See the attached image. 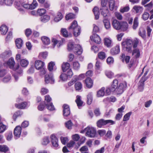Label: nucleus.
<instances>
[{"label": "nucleus", "instance_id": "4d7b16f0", "mask_svg": "<svg viewBox=\"0 0 153 153\" xmlns=\"http://www.w3.org/2000/svg\"><path fill=\"white\" fill-rule=\"evenodd\" d=\"M131 114V112H130L126 114L123 117V121H126L128 120Z\"/></svg>", "mask_w": 153, "mask_h": 153}, {"label": "nucleus", "instance_id": "2f4dec72", "mask_svg": "<svg viewBox=\"0 0 153 153\" xmlns=\"http://www.w3.org/2000/svg\"><path fill=\"white\" fill-rule=\"evenodd\" d=\"M16 47L18 48H20L23 45V41L21 39H17L15 41Z\"/></svg>", "mask_w": 153, "mask_h": 153}, {"label": "nucleus", "instance_id": "de8ad7c7", "mask_svg": "<svg viewBox=\"0 0 153 153\" xmlns=\"http://www.w3.org/2000/svg\"><path fill=\"white\" fill-rule=\"evenodd\" d=\"M47 115H41L40 116L39 119L41 120H42L45 122H47L49 120V119Z\"/></svg>", "mask_w": 153, "mask_h": 153}, {"label": "nucleus", "instance_id": "c9c22d12", "mask_svg": "<svg viewBox=\"0 0 153 153\" xmlns=\"http://www.w3.org/2000/svg\"><path fill=\"white\" fill-rule=\"evenodd\" d=\"M105 88L104 87L102 88L98 91L97 94V96L98 97H103L105 94L104 91Z\"/></svg>", "mask_w": 153, "mask_h": 153}, {"label": "nucleus", "instance_id": "680f3d73", "mask_svg": "<svg viewBox=\"0 0 153 153\" xmlns=\"http://www.w3.org/2000/svg\"><path fill=\"white\" fill-rule=\"evenodd\" d=\"M10 54V53L9 51H6L2 53L1 55V56L2 58H5L9 57Z\"/></svg>", "mask_w": 153, "mask_h": 153}, {"label": "nucleus", "instance_id": "f3484780", "mask_svg": "<svg viewBox=\"0 0 153 153\" xmlns=\"http://www.w3.org/2000/svg\"><path fill=\"white\" fill-rule=\"evenodd\" d=\"M108 0H107V1ZM109 7L110 10L113 11L114 10H116L117 7L115 6V1L114 0H108Z\"/></svg>", "mask_w": 153, "mask_h": 153}, {"label": "nucleus", "instance_id": "39448f33", "mask_svg": "<svg viewBox=\"0 0 153 153\" xmlns=\"http://www.w3.org/2000/svg\"><path fill=\"white\" fill-rule=\"evenodd\" d=\"M86 132L85 135L86 136L90 137H94L96 134V130L92 127H87L83 130L81 131V133Z\"/></svg>", "mask_w": 153, "mask_h": 153}, {"label": "nucleus", "instance_id": "ddd939ff", "mask_svg": "<svg viewBox=\"0 0 153 153\" xmlns=\"http://www.w3.org/2000/svg\"><path fill=\"white\" fill-rule=\"evenodd\" d=\"M63 113L64 116H67L70 114V111L69 105L66 104H64L63 106Z\"/></svg>", "mask_w": 153, "mask_h": 153}, {"label": "nucleus", "instance_id": "f704fd0d", "mask_svg": "<svg viewBox=\"0 0 153 153\" xmlns=\"http://www.w3.org/2000/svg\"><path fill=\"white\" fill-rule=\"evenodd\" d=\"M95 16V18L96 19H98L99 18V13L98 8L97 7H94L93 10Z\"/></svg>", "mask_w": 153, "mask_h": 153}, {"label": "nucleus", "instance_id": "7ed1b4c3", "mask_svg": "<svg viewBox=\"0 0 153 153\" xmlns=\"http://www.w3.org/2000/svg\"><path fill=\"white\" fill-rule=\"evenodd\" d=\"M68 51L74 50L75 53L78 55H81L83 50L81 46L79 45H74V43L72 42H69L68 44Z\"/></svg>", "mask_w": 153, "mask_h": 153}, {"label": "nucleus", "instance_id": "1a4fd4ad", "mask_svg": "<svg viewBox=\"0 0 153 153\" xmlns=\"http://www.w3.org/2000/svg\"><path fill=\"white\" fill-rule=\"evenodd\" d=\"M22 131V128L20 126H17L14 129V134L15 139H17L20 137Z\"/></svg>", "mask_w": 153, "mask_h": 153}, {"label": "nucleus", "instance_id": "b1692460", "mask_svg": "<svg viewBox=\"0 0 153 153\" xmlns=\"http://www.w3.org/2000/svg\"><path fill=\"white\" fill-rule=\"evenodd\" d=\"M70 65L68 62L63 63L62 65V69L64 72H65L67 70L70 69Z\"/></svg>", "mask_w": 153, "mask_h": 153}, {"label": "nucleus", "instance_id": "e433bc0d", "mask_svg": "<svg viewBox=\"0 0 153 153\" xmlns=\"http://www.w3.org/2000/svg\"><path fill=\"white\" fill-rule=\"evenodd\" d=\"M50 16L47 15H45L42 16L40 18V21L44 23L48 22L50 19Z\"/></svg>", "mask_w": 153, "mask_h": 153}, {"label": "nucleus", "instance_id": "052dcab7", "mask_svg": "<svg viewBox=\"0 0 153 153\" xmlns=\"http://www.w3.org/2000/svg\"><path fill=\"white\" fill-rule=\"evenodd\" d=\"M6 126L2 123H0V133L4 132L6 129Z\"/></svg>", "mask_w": 153, "mask_h": 153}, {"label": "nucleus", "instance_id": "09e8293b", "mask_svg": "<svg viewBox=\"0 0 153 153\" xmlns=\"http://www.w3.org/2000/svg\"><path fill=\"white\" fill-rule=\"evenodd\" d=\"M60 80L62 81H65L67 80L68 77L65 73H62L59 76Z\"/></svg>", "mask_w": 153, "mask_h": 153}, {"label": "nucleus", "instance_id": "9b49d317", "mask_svg": "<svg viewBox=\"0 0 153 153\" xmlns=\"http://www.w3.org/2000/svg\"><path fill=\"white\" fill-rule=\"evenodd\" d=\"M147 80V78L145 77H142L139 83L138 89L140 91H142L144 89V82Z\"/></svg>", "mask_w": 153, "mask_h": 153}, {"label": "nucleus", "instance_id": "e2e57ef3", "mask_svg": "<svg viewBox=\"0 0 153 153\" xmlns=\"http://www.w3.org/2000/svg\"><path fill=\"white\" fill-rule=\"evenodd\" d=\"M50 142L48 137H45L42 140V144L43 145H46L48 144Z\"/></svg>", "mask_w": 153, "mask_h": 153}, {"label": "nucleus", "instance_id": "c85d7f7f", "mask_svg": "<svg viewBox=\"0 0 153 153\" xmlns=\"http://www.w3.org/2000/svg\"><path fill=\"white\" fill-rule=\"evenodd\" d=\"M121 30L123 31H125L127 30L128 28V25L127 23L125 22H121Z\"/></svg>", "mask_w": 153, "mask_h": 153}, {"label": "nucleus", "instance_id": "864d4df0", "mask_svg": "<svg viewBox=\"0 0 153 153\" xmlns=\"http://www.w3.org/2000/svg\"><path fill=\"white\" fill-rule=\"evenodd\" d=\"M61 33L63 36L67 37L68 36V33L65 28H62L61 30Z\"/></svg>", "mask_w": 153, "mask_h": 153}, {"label": "nucleus", "instance_id": "20e7f679", "mask_svg": "<svg viewBox=\"0 0 153 153\" xmlns=\"http://www.w3.org/2000/svg\"><path fill=\"white\" fill-rule=\"evenodd\" d=\"M69 30H72L73 32L74 36L77 37L80 33V27L78 26L77 21H74L71 24V26L69 27Z\"/></svg>", "mask_w": 153, "mask_h": 153}, {"label": "nucleus", "instance_id": "4468645a", "mask_svg": "<svg viewBox=\"0 0 153 153\" xmlns=\"http://www.w3.org/2000/svg\"><path fill=\"white\" fill-rule=\"evenodd\" d=\"M90 39L91 41L97 44H100L101 42V39L100 36L96 34L93 33L90 37Z\"/></svg>", "mask_w": 153, "mask_h": 153}, {"label": "nucleus", "instance_id": "13d9d810", "mask_svg": "<svg viewBox=\"0 0 153 153\" xmlns=\"http://www.w3.org/2000/svg\"><path fill=\"white\" fill-rule=\"evenodd\" d=\"M113 84L111 85V87L109 88H106L105 90V94L107 95H109L110 94L111 92H114V91H112V89L113 88Z\"/></svg>", "mask_w": 153, "mask_h": 153}, {"label": "nucleus", "instance_id": "473e14b6", "mask_svg": "<svg viewBox=\"0 0 153 153\" xmlns=\"http://www.w3.org/2000/svg\"><path fill=\"white\" fill-rule=\"evenodd\" d=\"M73 66L74 70L77 71L80 68V65L78 61H75L73 63Z\"/></svg>", "mask_w": 153, "mask_h": 153}, {"label": "nucleus", "instance_id": "a878e982", "mask_svg": "<svg viewBox=\"0 0 153 153\" xmlns=\"http://www.w3.org/2000/svg\"><path fill=\"white\" fill-rule=\"evenodd\" d=\"M8 28L6 26L2 25L0 27V31L1 34L5 35L8 31Z\"/></svg>", "mask_w": 153, "mask_h": 153}, {"label": "nucleus", "instance_id": "bb28decb", "mask_svg": "<svg viewBox=\"0 0 153 153\" xmlns=\"http://www.w3.org/2000/svg\"><path fill=\"white\" fill-rule=\"evenodd\" d=\"M41 40L43 43L45 45H48L50 43V40L49 38L46 36L42 37Z\"/></svg>", "mask_w": 153, "mask_h": 153}, {"label": "nucleus", "instance_id": "393cba45", "mask_svg": "<svg viewBox=\"0 0 153 153\" xmlns=\"http://www.w3.org/2000/svg\"><path fill=\"white\" fill-rule=\"evenodd\" d=\"M76 98V99L75 100V102L77 104V106L79 108V107L82 106L83 102L82 101L81 99V97L80 96H77Z\"/></svg>", "mask_w": 153, "mask_h": 153}, {"label": "nucleus", "instance_id": "6e6552de", "mask_svg": "<svg viewBox=\"0 0 153 153\" xmlns=\"http://www.w3.org/2000/svg\"><path fill=\"white\" fill-rule=\"evenodd\" d=\"M133 42L131 40H127L126 42L122 43V45H125L126 51L128 53L131 52V47Z\"/></svg>", "mask_w": 153, "mask_h": 153}, {"label": "nucleus", "instance_id": "a18cd8bd", "mask_svg": "<svg viewBox=\"0 0 153 153\" xmlns=\"http://www.w3.org/2000/svg\"><path fill=\"white\" fill-rule=\"evenodd\" d=\"M139 34L142 38H144L146 37V31L142 28L140 29L139 30Z\"/></svg>", "mask_w": 153, "mask_h": 153}, {"label": "nucleus", "instance_id": "2eb2a0df", "mask_svg": "<svg viewBox=\"0 0 153 153\" xmlns=\"http://www.w3.org/2000/svg\"><path fill=\"white\" fill-rule=\"evenodd\" d=\"M51 142L53 146L55 147H57L58 146V139L54 134H52L51 135Z\"/></svg>", "mask_w": 153, "mask_h": 153}, {"label": "nucleus", "instance_id": "37998d69", "mask_svg": "<svg viewBox=\"0 0 153 153\" xmlns=\"http://www.w3.org/2000/svg\"><path fill=\"white\" fill-rule=\"evenodd\" d=\"M22 114V112L20 111H17L14 114L13 116V119L15 121L17 117L21 116Z\"/></svg>", "mask_w": 153, "mask_h": 153}, {"label": "nucleus", "instance_id": "aec40b11", "mask_svg": "<svg viewBox=\"0 0 153 153\" xmlns=\"http://www.w3.org/2000/svg\"><path fill=\"white\" fill-rule=\"evenodd\" d=\"M132 54L134 58L136 59L139 58L140 56L139 50L137 48L134 49L133 51Z\"/></svg>", "mask_w": 153, "mask_h": 153}, {"label": "nucleus", "instance_id": "c03bdc74", "mask_svg": "<svg viewBox=\"0 0 153 153\" xmlns=\"http://www.w3.org/2000/svg\"><path fill=\"white\" fill-rule=\"evenodd\" d=\"M121 56L122 59V60H123V61L124 60H125L126 63H128L129 62L130 58L129 56H125V54L123 53Z\"/></svg>", "mask_w": 153, "mask_h": 153}, {"label": "nucleus", "instance_id": "5fc2aeb1", "mask_svg": "<svg viewBox=\"0 0 153 153\" xmlns=\"http://www.w3.org/2000/svg\"><path fill=\"white\" fill-rule=\"evenodd\" d=\"M98 56L99 58L101 59H103L106 57L105 53L103 52H99Z\"/></svg>", "mask_w": 153, "mask_h": 153}, {"label": "nucleus", "instance_id": "412c9836", "mask_svg": "<svg viewBox=\"0 0 153 153\" xmlns=\"http://www.w3.org/2000/svg\"><path fill=\"white\" fill-rule=\"evenodd\" d=\"M85 83L87 87L89 88L92 87L93 82L91 79L89 77H88L85 80Z\"/></svg>", "mask_w": 153, "mask_h": 153}, {"label": "nucleus", "instance_id": "338daca9", "mask_svg": "<svg viewBox=\"0 0 153 153\" xmlns=\"http://www.w3.org/2000/svg\"><path fill=\"white\" fill-rule=\"evenodd\" d=\"M75 18V15L72 13H69L67 15L65 16V19L66 20L74 19Z\"/></svg>", "mask_w": 153, "mask_h": 153}, {"label": "nucleus", "instance_id": "dca6fc26", "mask_svg": "<svg viewBox=\"0 0 153 153\" xmlns=\"http://www.w3.org/2000/svg\"><path fill=\"white\" fill-rule=\"evenodd\" d=\"M44 63L40 60H36L35 62V66L37 70L41 69L44 66Z\"/></svg>", "mask_w": 153, "mask_h": 153}, {"label": "nucleus", "instance_id": "9d476101", "mask_svg": "<svg viewBox=\"0 0 153 153\" xmlns=\"http://www.w3.org/2000/svg\"><path fill=\"white\" fill-rule=\"evenodd\" d=\"M54 79L51 74L50 75L46 74L45 76V82L46 83H50L53 84L54 82Z\"/></svg>", "mask_w": 153, "mask_h": 153}, {"label": "nucleus", "instance_id": "69168bd1", "mask_svg": "<svg viewBox=\"0 0 153 153\" xmlns=\"http://www.w3.org/2000/svg\"><path fill=\"white\" fill-rule=\"evenodd\" d=\"M46 12V10L43 8L38 9L37 10V13L40 16H42Z\"/></svg>", "mask_w": 153, "mask_h": 153}, {"label": "nucleus", "instance_id": "ea45409f", "mask_svg": "<svg viewBox=\"0 0 153 153\" xmlns=\"http://www.w3.org/2000/svg\"><path fill=\"white\" fill-rule=\"evenodd\" d=\"M104 42L105 45L107 47H109L112 46L111 41L108 38H105Z\"/></svg>", "mask_w": 153, "mask_h": 153}, {"label": "nucleus", "instance_id": "f03ea898", "mask_svg": "<svg viewBox=\"0 0 153 153\" xmlns=\"http://www.w3.org/2000/svg\"><path fill=\"white\" fill-rule=\"evenodd\" d=\"M112 91H114L117 94H122L126 89L127 87L126 82H124L118 84V81L117 79H115L113 82Z\"/></svg>", "mask_w": 153, "mask_h": 153}, {"label": "nucleus", "instance_id": "7c9ffc66", "mask_svg": "<svg viewBox=\"0 0 153 153\" xmlns=\"http://www.w3.org/2000/svg\"><path fill=\"white\" fill-rule=\"evenodd\" d=\"M93 97L92 92L89 93L87 96V102L88 105H90L92 101Z\"/></svg>", "mask_w": 153, "mask_h": 153}, {"label": "nucleus", "instance_id": "3c124183", "mask_svg": "<svg viewBox=\"0 0 153 153\" xmlns=\"http://www.w3.org/2000/svg\"><path fill=\"white\" fill-rule=\"evenodd\" d=\"M105 75L108 78H111L114 76V74L111 71H106L105 72Z\"/></svg>", "mask_w": 153, "mask_h": 153}, {"label": "nucleus", "instance_id": "6e6d98bb", "mask_svg": "<svg viewBox=\"0 0 153 153\" xmlns=\"http://www.w3.org/2000/svg\"><path fill=\"white\" fill-rule=\"evenodd\" d=\"M73 125V123L71 120H68L65 123V125L66 127L68 129L71 128Z\"/></svg>", "mask_w": 153, "mask_h": 153}, {"label": "nucleus", "instance_id": "774afa93", "mask_svg": "<svg viewBox=\"0 0 153 153\" xmlns=\"http://www.w3.org/2000/svg\"><path fill=\"white\" fill-rule=\"evenodd\" d=\"M12 0H3V4H4L7 6H10L13 4Z\"/></svg>", "mask_w": 153, "mask_h": 153}, {"label": "nucleus", "instance_id": "4be33fe9", "mask_svg": "<svg viewBox=\"0 0 153 153\" xmlns=\"http://www.w3.org/2000/svg\"><path fill=\"white\" fill-rule=\"evenodd\" d=\"M97 123V126L99 128H101L103 126L106 125V120H105L102 119L98 120Z\"/></svg>", "mask_w": 153, "mask_h": 153}, {"label": "nucleus", "instance_id": "0e129e2a", "mask_svg": "<svg viewBox=\"0 0 153 153\" xmlns=\"http://www.w3.org/2000/svg\"><path fill=\"white\" fill-rule=\"evenodd\" d=\"M6 137L7 140L8 141L10 140L13 137L12 132L10 131L6 134Z\"/></svg>", "mask_w": 153, "mask_h": 153}, {"label": "nucleus", "instance_id": "a211bd4d", "mask_svg": "<svg viewBox=\"0 0 153 153\" xmlns=\"http://www.w3.org/2000/svg\"><path fill=\"white\" fill-rule=\"evenodd\" d=\"M120 51L119 46L118 45H117L111 49L110 52L111 54L114 55L118 54Z\"/></svg>", "mask_w": 153, "mask_h": 153}, {"label": "nucleus", "instance_id": "4c0bfd02", "mask_svg": "<svg viewBox=\"0 0 153 153\" xmlns=\"http://www.w3.org/2000/svg\"><path fill=\"white\" fill-rule=\"evenodd\" d=\"M27 103L23 102L18 104H16L15 106L19 109H24L26 106Z\"/></svg>", "mask_w": 153, "mask_h": 153}, {"label": "nucleus", "instance_id": "6ab92c4d", "mask_svg": "<svg viewBox=\"0 0 153 153\" xmlns=\"http://www.w3.org/2000/svg\"><path fill=\"white\" fill-rule=\"evenodd\" d=\"M14 4L18 10L20 11L23 10L22 4L21 3L20 0H16Z\"/></svg>", "mask_w": 153, "mask_h": 153}, {"label": "nucleus", "instance_id": "423d86ee", "mask_svg": "<svg viewBox=\"0 0 153 153\" xmlns=\"http://www.w3.org/2000/svg\"><path fill=\"white\" fill-rule=\"evenodd\" d=\"M107 0H101V5L102 8H100L101 10V14L104 17H105L108 16L109 11L108 8L106 7Z\"/></svg>", "mask_w": 153, "mask_h": 153}, {"label": "nucleus", "instance_id": "f8f14e48", "mask_svg": "<svg viewBox=\"0 0 153 153\" xmlns=\"http://www.w3.org/2000/svg\"><path fill=\"white\" fill-rule=\"evenodd\" d=\"M121 22H120L116 19H114L112 21V25L113 27L117 30L121 29Z\"/></svg>", "mask_w": 153, "mask_h": 153}, {"label": "nucleus", "instance_id": "603ef678", "mask_svg": "<svg viewBox=\"0 0 153 153\" xmlns=\"http://www.w3.org/2000/svg\"><path fill=\"white\" fill-rule=\"evenodd\" d=\"M149 17V14L147 12H145L142 16V18L144 21L147 20Z\"/></svg>", "mask_w": 153, "mask_h": 153}, {"label": "nucleus", "instance_id": "72a5a7b5", "mask_svg": "<svg viewBox=\"0 0 153 153\" xmlns=\"http://www.w3.org/2000/svg\"><path fill=\"white\" fill-rule=\"evenodd\" d=\"M95 16V18L96 19H98L99 18V13L98 8L97 7H94L93 10Z\"/></svg>", "mask_w": 153, "mask_h": 153}, {"label": "nucleus", "instance_id": "0eeeda50", "mask_svg": "<svg viewBox=\"0 0 153 153\" xmlns=\"http://www.w3.org/2000/svg\"><path fill=\"white\" fill-rule=\"evenodd\" d=\"M51 100V98L48 95L45 96V104L47 106V108L50 111H53L55 108L52 103L50 102Z\"/></svg>", "mask_w": 153, "mask_h": 153}, {"label": "nucleus", "instance_id": "49530a36", "mask_svg": "<svg viewBox=\"0 0 153 153\" xmlns=\"http://www.w3.org/2000/svg\"><path fill=\"white\" fill-rule=\"evenodd\" d=\"M82 84L80 82H77L75 84V88L76 90H80L82 88Z\"/></svg>", "mask_w": 153, "mask_h": 153}, {"label": "nucleus", "instance_id": "f257e3e1", "mask_svg": "<svg viewBox=\"0 0 153 153\" xmlns=\"http://www.w3.org/2000/svg\"><path fill=\"white\" fill-rule=\"evenodd\" d=\"M7 64L10 68L13 69L14 71H15V73H13V75L15 81H18L19 79V77L21 76L22 74V70L19 64L14 67L15 62L13 59V58H10L7 61Z\"/></svg>", "mask_w": 153, "mask_h": 153}, {"label": "nucleus", "instance_id": "a19ab883", "mask_svg": "<svg viewBox=\"0 0 153 153\" xmlns=\"http://www.w3.org/2000/svg\"><path fill=\"white\" fill-rule=\"evenodd\" d=\"M138 18L137 17H135L134 20L133 28L134 30H135L138 26Z\"/></svg>", "mask_w": 153, "mask_h": 153}, {"label": "nucleus", "instance_id": "5701e85b", "mask_svg": "<svg viewBox=\"0 0 153 153\" xmlns=\"http://www.w3.org/2000/svg\"><path fill=\"white\" fill-rule=\"evenodd\" d=\"M103 22L105 27L106 29L108 30H110L111 26L110 22L109 20L106 19H105L103 20Z\"/></svg>", "mask_w": 153, "mask_h": 153}, {"label": "nucleus", "instance_id": "bf43d9fd", "mask_svg": "<svg viewBox=\"0 0 153 153\" xmlns=\"http://www.w3.org/2000/svg\"><path fill=\"white\" fill-rule=\"evenodd\" d=\"M55 65L54 63L52 62H50L49 63L48 66V69L49 71H51L53 70V67Z\"/></svg>", "mask_w": 153, "mask_h": 153}, {"label": "nucleus", "instance_id": "58836bf2", "mask_svg": "<svg viewBox=\"0 0 153 153\" xmlns=\"http://www.w3.org/2000/svg\"><path fill=\"white\" fill-rule=\"evenodd\" d=\"M20 62L21 65L23 67L27 66L29 64L28 61L25 59H22Z\"/></svg>", "mask_w": 153, "mask_h": 153}, {"label": "nucleus", "instance_id": "cd10ccee", "mask_svg": "<svg viewBox=\"0 0 153 153\" xmlns=\"http://www.w3.org/2000/svg\"><path fill=\"white\" fill-rule=\"evenodd\" d=\"M133 9L136 13H141L143 10L142 7L139 6L135 5L133 7Z\"/></svg>", "mask_w": 153, "mask_h": 153}, {"label": "nucleus", "instance_id": "c756f323", "mask_svg": "<svg viewBox=\"0 0 153 153\" xmlns=\"http://www.w3.org/2000/svg\"><path fill=\"white\" fill-rule=\"evenodd\" d=\"M62 13H61L58 12L55 16L54 20L56 22H58L62 19Z\"/></svg>", "mask_w": 153, "mask_h": 153}, {"label": "nucleus", "instance_id": "79ce46f5", "mask_svg": "<svg viewBox=\"0 0 153 153\" xmlns=\"http://www.w3.org/2000/svg\"><path fill=\"white\" fill-rule=\"evenodd\" d=\"M9 150L8 148L6 146L2 145H0V152H6Z\"/></svg>", "mask_w": 153, "mask_h": 153}, {"label": "nucleus", "instance_id": "8fccbe9b", "mask_svg": "<svg viewBox=\"0 0 153 153\" xmlns=\"http://www.w3.org/2000/svg\"><path fill=\"white\" fill-rule=\"evenodd\" d=\"M38 5V4L35 0H33L32 3L30 4V9H35Z\"/></svg>", "mask_w": 153, "mask_h": 153}]
</instances>
